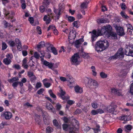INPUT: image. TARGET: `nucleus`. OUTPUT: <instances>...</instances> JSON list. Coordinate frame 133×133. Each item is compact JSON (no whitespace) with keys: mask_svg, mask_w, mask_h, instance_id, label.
I'll return each instance as SVG.
<instances>
[{"mask_svg":"<svg viewBox=\"0 0 133 133\" xmlns=\"http://www.w3.org/2000/svg\"><path fill=\"white\" fill-rule=\"evenodd\" d=\"M78 21H76L74 22L73 23V26L74 27H75L76 28H78L79 27V26L78 25Z\"/></svg>","mask_w":133,"mask_h":133,"instance_id":"obj_42","label":"nucleus"},{"mask_svg":"<svg viewBox=\"0 0 133 133\" xmlns=\"http://www.w3.org/2000/svg\"><path fill=\"white\" fill-rule=\"evenodd\" d=\"M18 84V81L16 82L13 83L12 84V86L14 87V88L15 89L17 87Z\"/></svg>","mask_w":133,"mask_h":133,"instance_id":"obj_55","label":"nucleus"},{"mask_svg":"<svg viewBox=\"0 0 133 133\" xmlns=\"http://www.w3.org/2000/svg\"><path fill=\"white\" fill-rule=\"evenodd\" d=\"M42 86V84L40 82H38L37 83L36 87L37 89H38L41 87Z\"/></svg>","mask_w":133,"mask_h":133,"instance_id":"obj_54","label":"nucleus"},{"mask_svg":"<svg viewBox=\"0 0 133 133\" xmlns=\"http://www.w3.org/2000/svg\"><path fill=\"white\" fill-rule=\"evenodd\" d=\"M60 80L63 82H65L66 81H68V80L65 77H60Z\"/></svg>","mask_w":133,"mask_h":133,"instance_id":"obj_58","label":"nucleus"},{"mask_svg":"<svg viewBox=\"0 0 133 133\" xmlns=\"http://www.w3.org/2000/svg\"><path fill=\"white\" fill-rule=\"evenodd\" d=\"M51 18L50 17H48L47 19L45 21L46 24H49L51 21Z\"/></svg>","mask_w":133,"mask_h":133,"instance_id":"obj_63","label":"nucleus"},{"mask_svg":"<svg viewBox=\"0 0 133 133\" xmlns=\"http://www.w3.org/2000/svg\"><path fill=\"white\" fill-rule=\"evenodd\" d=\"M75 103V101L72 100H69L67 101V103L69 105H72L74 104Z\"/></svg>","mask_w":133,"mask_h":133,"instance_id":"obj_51","label":"nucleus"},{"mask_svg":"<svg viewBox=\"0 0 133 133\" xmlns=\"http://www.w3.org/2000/svg\"><path fill=\"white\" fill-rule=\"evenodd\" d=\"M76 32L75 30H72L70 31L69 36V38L71 40H74L76 37Z\"/></svg>","mask_w":133,"mask_h":133,"instance_id":"obj_12","label":"nucleus"},{"mask_svg":"<svg viewBox=\"0 0 133 133\" xmlns=\"http://www.w3.org/2000/svg\"><path fill=\"white\" fill-rule=\"evenodd\" d=\"M125 51L127 55L133 57V48H131L130 49L127 48Z\"/></svg>","mask_w":133,"mask_h":133,"instance_id":"obj_18","label":"nucleus"},{"mask_svg":"<svg viewBox=\"0 0 133 133\" xmlns=\"http://www.w3.org/2000/svg\"><path fill=\"white\" fill-rule=\"evenodd\" d=\"M34 56L37 59H39L40 57L39 55L37 52H34Z\"/></svg>","mask_w":133,"mask_h":133,"instance_id":"obj_44","label":"nucleus"},{"mask_svg":"<svg viewBox=\"0 0 133 133\" xmlns=\"http://www.w3.org/2000/svg\"><path fill=\"white\" fill-rule=\"evenodd\" d=\"M89 33H91V38L92 42L95 41L98 36L104 34L103 27L101 30H100L99 28H98L97 31L95 29L93 30L92 31L89 32Z\"/></svg>","mask_w":133,"mask_h":133,"instance_id":"obj_2","label":"nucleus"},{"mask_svg":"<svg viewBox=\"0 0 133 133\" xmlns=\"http://www.w3.org/2000/svg\"><path fill=\"white\" fill-rule=\"evenodd\" d=\"M125 128L128 130L130 131L132 129V127L130 125H128L125 126Z\"/></svg>","mask_w":133,"mask_h":133,"instance_id":"obj_50","label":"nucleus"},{"mask_svg":"<svg viewBox=\"0 0 133 133\" xmlns=\"http://www.w3.org/2000/svg\"><path fill=\"white\" fill-rule=\"evenodd\" d=\"M81 112V110L80 109H77L75 112V114H77L80 113Z\"/></svg>","mask_w":133,"mask_h":133,"instance_id":"obj_61","label":"nucleus"},{"mask_svg":"<svg viewBox=\"0 0 133 133\" xmlns=\"http://www.w3.org/2000/svg\"><path fill=\"white\" fill-rule=\"evenodd\" d=\"M124 57V53L123 51L122 48H120L117 52L113 56H111L108 58L109 61L114 60L117 59H122Z\"/></svg>","mask_w":133,"mask_h":133,"instance_id":"obj_3","label":"nucleus"},{"mask_svg":"<svg viewBox=\"0 0 133 133\" xmlns=\"http://www.w3.org/2000/svg\"><path fill=\"white\" fill-rule=\"evenodd\" d=\"M61 9H54V11L56 14V17L57 19H59L60 15L61 14Z\"/></svg>","mask_w":133,"mask_h":133,"instance_id":"obj_20","label":"nucleus"},{"mask_svg":"<svg viewBox=\"0 0 133 133\" xmlns=\"http://www.w3.org/2000/svg\"><path fill=\"white\" fill-rule=\"evenodd\" d=\"M13 68L16 69L17 70H19L20 69L21 67L19 64H15L13 65Z\"/></svg>","mask_w":133,"mask_h":133,"instance_id":"obj_49","label":"nucleus"},{"mask_svg":"<svg viewBox=\"0 0 133 133\" xmlns=\"http://www.w3.org/2000/svg\"><path fill=\"white\" fill-rule=\"evenodd\" d=\"M37 31L39 34H42V31L41 27L39 26H37L36 28Z\"/></svg>","mask_w":133,"mask_h":133,"instance_id":"obj_43","label":"nucleus"},{"mask_svg":"<svg viewBox=\"0 0 133 133\" xmlns=\"http://www.w3.org/2000/svg\"><path fill=\"white\" fill-rule=\"evenodd\" d=\"M115 108L114 107L110 106V108L108 110L109 113L113 114L115 110Z\"/></svg>","mask_w":133,"mask_h":133,"instance_id":"obj_29","label":"nucleus"},{"mask_svg":"<svg viewBox=\"0 0 133 133\" xmlns=\"http://www.w3.org/2000/svg\"><path fill=\"white\" fill-rule=\"evenodd\" d=\"M44 90V89L41 88L37 91V94L38 95H40L43 92Z\"/></svg>","mask_w":133,"mask_h":133,"instance_id":"obj_56","label":"nucleus"},{"mask_svg":"<svg viewBox=\"0 0 133 133\" xmlns=\"http://www.w3.org/2000/svg\"><path fill=\"white\" fill-rule=\"evenodd\" d=\"M126 26L127 28L128 31L131 32L132 31H133V28L132 25L130 24H127Z\"/></svg>","mask_w":133,"mask_h":133,"instance_id":"obj_25","label":"nucleus"},{"mask_svg":"<svg viewBox=\"0 0 133 133\" xmlns=\"http://www.w3.org/2000/svg\"><path fill=\"white\" fill-rule=\"evenodd\" d=\"M54 63H50L47 61L44 60L43 62V64L46 66H48L49 68L51 69L53 67L54 68H57L58 67V64L56 63L54 65Z\"/></svg>","mask_w":133,"mask_h":133,"instance_id":"obj_7","label":"nucleus"},{"mask_svg":"<svg viewBox=\"0 0 133 133\" xmlns=\"http://www.w3.org/2000/svg\"><path fill=\"white\" fill-rule=\"evenodd\" d=\"M100 75L102 78H106L107 77V75L104 72H102L100 73Z\"/></svg>","mask_w":133,"mask_h":133,"instance_id":"obj_34","label":"nucleus"},{"mask_svg":"<svg viewBox=\"0 0 133 133\" xmlns=\"http://www.w3.org/2000/svg\"><path fill=\"white\" fill-rule=\"evenodd\" d=\"M130 91V92L133 95V83L131 84Z\"/></svg>","mask_w":133,"mask_h":133,"instance_id":"obj_48","label":"nucleus"},{"mask_svg":"<svg viewBox=\"0 0 133 133\" xmlns=\"http://www.w3.org/2000/svg\"><path fill=\"white\" fill-rule=\"evenodd\" d=\"M46 107L48 110H51L54 113H56L55 109L53 107L52 105L51 104L49 103L47 104L46 105Z\"/></svg>","mask_w":133,"mask_h":133,"instance_id":"obj_16","label":"nucleus"},{"mask_svg":"<svg viewBox=\"0 0 133 133\" xmlns=\"http://www.w3.org/2000/svg\"><path fill=\"white\" fill-rule=\"evenodd\" d=\"M116 30L117 34L119 36H121L125 34L123 28L116 25L114 26Z\"/></svg>","mask_w":133,"mask_h":133,"instance_id":"obj_6","label":"nucleus"},{"mask_svg":"<svg viewBox=\"0 0 133 133\" xmlns=\"http://www.w3.org/2000/svg\"><path fill=\"white\" fill-rule=\"evenodd\" d=\"M103 28L104 34L106 35V36L112 31V27L110 25L104 26Z\"/></svg>","mask_w":133,"mask_h":133,"instance_id":"obj_8","label":"nucleus"},{"mask_svg":"<svg viewBox=\"0 0 133 133\" xmlns=\"http://www.w3.org/2000/svg\"><path fill=\"white\" fill-rule=\"evenodd\" d=\"M79 55L81 56L84 58H87L89 56L88 54L85 52L81 54H79Z\"/></svg>","mask_w":133,"mask_h":133,"instance_id":"obj_39","label":"nucleus"},{"mask_svg":"<svg viewBox=\"0 0 133 133\" xmlns=\"http://www.w3.org/2000/svg\"><path fill=\"white\" fill-rule=\"evenodd\" d=\"M111 91L112 94L118 96H122L121 90L119 89L112 88L111 89Z\"/></svg>","mask_w":133,"mask_h":133,"instance_id":"obj_10","label":"nucleus"},{"mask_svg":"<svg viewBox=\"0 0 133 133\" xmlns=\"http://www.w3.org/2000/svg\"><path fill=\"white\" fill-rule=\"evenodd\" d=\"M108 46L109 43L107 40L98 41L95 46V49L99 53L105 50Z\"/></svg>","mask_w":133,"mask_h":133,"instance_id":"obj_1","label":"nucleus"},{"mask_svg":"<svg viewBox=\"0 0 133 133\" xmlns=\"http://www.w3.org/2000/svg\"><path fill=\"white\" fill-rule=\"evenodd\" d=\"M3 62L5 65H8L10 64L11 61L10 59L8 58H5L3 59Z\"/></svg>","mask_w":133,"mask_h":133,"instance_id":"obj_24","label":"nucleus"},{"mask_svg":"<svg viewBox=\"0 0 133 133\" xmlns=\"http://www.w3.org/2000/svg\"><path fill=\"white\" fill-rule=\"evenodd\" d=\"M50 2L48 0H44L43 2V5L42 6L43 8H48V6L49 5Z\"/></svg>","mask_w":133,"mask_h":133,"instance_id":"obj_23","label":"nucleus"},{"mask_svg":"<svg viewBox=\"0 0 133 133\" xmlns=\"http://www.w3.org/2000/svg\"><path fill=\"white\" fill-rule=\"evenodd\" d=\"M19 80V78L18 77H13L11 79H8V81L10 83L13 82L14 81H18Z\"/></svg>","mask_w":133,"mask_h":133,"instance_id":"obj_30","label":"nucleus"},{"mask_svg":"<svg viewBox=\"0 0 133 133\" xmlns=\"http://www.w3.org/2000/svg\"><path fill=\"white\" fill-rule=\"evenodd\" d=\"M53 129L51 127L49 126L47 127L46 129V133H51L53 131Z\"/></svg>","mask_w":133,"mask_h":133,"instance_id":"obj_31","label":"nucleus"},{"mask_svg":"<svg viewBox=\"0 0 133 133\" xmlns=\"http://www.w3.org/2000/svg\"><path fill=\"white\" fill-rule=\"evenodd\" d=\"M8 46L6 43L5 42H3L2 45V49L4 50H5L7 47Z\"/></svg>","mask_w":133,"mask_h":133,"instance_id":"obj_41","label":"nucleus"},{"mask_svg":"<svg viewBox=\"0 0 133 133\" xmlns=\"http://www.w3.org/2000/svg\"><path fill=\"white\" fill-rule=\"evenodd\" d=\"M91 114L93 115H96L98 114L97 110H92L91 112Z\"/></svg>","mask_w":133,"mask_h":133,"instance_id":"obj_52","label":"nucleus"},{"mask_svg":"<svg viewBox=\"0 0 133 133\" xmlns=\"http://www.w3.org/2000/svg\"><path fill=\"white\" fill-rule=\"evenodd\" d=\"M98 114H101L104 112V110L101 109H97Z\"/></svg>","mask_w":133,"mask_h":133,"instance_id":"obj_59","label":"nucleus"},{"mask_svg":"<svg viewBox=\"0 0 133 133\" xmlns=\"http://www.w3.org/2000/svg\"><path fill=\"white\" fill-rule=\"evenodd\" d=\"M69 125L66 124H64L62 125L63 129L65 131H67Z\"/></svg>","mask_w":133,"mask_h":133,"instance_id":"obj_38","label":"nucleus"},{"mask_svg":"<svg viewBox=\"0 0 133 133\" xmlns=\"http://www.w3.org/2000/svg\"><path fill=\"white\" fill-rule=\"evenodd\" d=\"M17 50L19 51H21L22 50V45L21 43H18L17 45Z\"/></svg>","mask_w":133,"mask_h":133,"instance_id":"obj_46","label":"nucleus"},{"mask_svg":"<svg viewBox=\"0 0 133 133\" xmlns=\"http://www.w3.org/2000/svg\"><path fill=\"white\" fill-rule=\"evenodd\" d=\"M36 78H37L36 76L35 75H34L31 77L30 78L31 81V82H34L36 80Z\"/></svg>","mask_w":133,"mask_h":133,"instance_id":"obj_60","label":"nucleus"},{"mask_svg":"<svg viewBox=\"0 0 133 133\" xmlns=\"http://www.w3.org/2000/svg\"><path fill=\"white\" fill-rule=\"evenodd\" d=\"M53 45L52 44H50L49 46L47 47L46 51L47 52H51L50 50L51 51V49L53 48Z\"/></svg>","mask_w":133,"mask_h":133,"instance_id":"obj_47","label":"nucleus"},{"mask_svg":"<svg viewBox=\"0 0 133 133\" xmlns=\"http://www.w3.org/2000/svg\"><path fill=\"white\" fill-rule=\"evenodd\" d=\"M45 42L44 41H41L39 42L38 45H37V48L38 49H40L41 48H43L45 46Z\"/></svg>","mask_w":133,"mask_h":133,"instance_id":"obj_22","label":"nucleus"},{"mask_svg":"<svg viewBox=\"0 0 133 133\" xmlns=\"http://www.w3.org/2000/svg\"><path fill=\"white\" fill-rule=\"evenodd\" d=\"M4 13L6 16H8L9 19L13 18L14 13L12 12H11L10 13V11L7 10L6 9H4Z\"/></svg>","mask_w":133,"mask_h":133,"instance_id":"obj_11","label":"nucleus"},{"mask_svg":"<svg viewBox=\"0 0 133 133\" xmlns=\"http://www.w3.org/2000/svg\"><path fill=\"white\" fill-rule=\"evenodd\" d=\"M48 92L50 95V96L54 98H55L56 99V95H55L52 92L51 90H49Z\"/></svg>","mask_w":133,"mask_h":133,"instance_id":"obj_32","label":"nucleus"},{"mask_svg":"<svg viewBox=\"0 0 133 133\" xmlns=\"http://www.w3.org/2000/svg\"><path fill=\"white\" fill-rule=\"evenodd\" d=\"M96 128H92V129L93 130L95 133H97L99 131H100L99 129L100 127L98 124H97L96 125Z\"/></svg>","mask_w":133,"mask_h":133,"instance_id":"obj_26","label":"nucleus"},{"mask_svg":"<svg viewBox=\"0 0 133 133\" xmlns=\"http://www.w3.org/2000/svg\"><path fill=\"white\" fill-rule=\"evenodd\" d=\"M28 20L30 22V23L31 24L33 23L34 21V18L32 17H30L28 19Z\"/></svg>","mask_w":133,"mask_h":133,"instance_id":"obj_57","label":"nucleus"},{"mask_svg":"<svg viewBox=\"0 0 133 133\" xmlns=\"http://www.w3.org/2000/svg\"><path fill=\"white\" fill-rule=\"evenodd\" d=\"M8 44L10 46L12 47H14L15 45V43L14 41L10 40L8 41Z\"/></svg>","mask_w":133,"mask_h":133,"instance_id":"obj_28","label":"nucleus"},{"mask_svg":"<svg viewBox=\"0 0 133 133\" xmlns=\"http://www.w3.org/2000/svg\"><path fill=\"white\" fill-rule=\"evenodd\" d=\"M120 14L125 19H128L129 17L124 12L122 11L120 12Z\"/></svg>","mask_w":133,"mask_h":133,"instance_id":"obj_27","label":"nucleus"},{"mask_svg":"<svg viewBox=\"0 0 133 133\" xmlns=\"http://www.w3.org/2000/svg\"><path fill=\"white\" fill-rule=\"evenodd\" d=\"M55 55H57L58 54L57 50L53 46V48L51 49V51Z\"/></svg>","mask_w":133,"mask_h":133,"instance_id":"obj_33","label":"nucleus"},{"mask_svg":"<svg viewBox=\"0 0 133 133\" xmlns=\"http://www.w3.org/2000/svg\"><path fill=\"white\" fill-rule=\"evenodd\" d=\"M1 117H3L6 120H9L12 117V113L9 111L4 112L1 114Z\"/></svg>","mask_w":133,"mask_h":133,"instance_id":"obj_9","label":"nucleus"},{"mask_svg":"<svg viewBox=\"0 0 133 133\" xmlns=\"http://www.w3.org/2000/svg\"><path fill=\"white\" fill-rule=\"evenodd\" d=\"M107 36L108 37H111L112 39H116L117 38V35L116 33L112 31L107 35Z\"/></svg>","mask_w":133,"mask_h":133,"instance_id":"obj_17","label":"nucleus"},{"mask_svg":"<svg viewBox=\"0 0 133 133\" xmlns=\"http://www.w3.org/2000/svg\"><path fill=\"white\" fill-rule=\"evenodd\" d=\"M22 55L24 56H26L28 54L27 51L26 50L22 51Z\"/></svg>","mask_w":133,"mask_h":133,"instance_id":"obj_64","label":"nucleus"},{"mask_svg":"<svg viewBox=\"0 0 133 133\" xmlns=\"http://www.w3.org/2000/svg\"><path fill=\"white\" fill-rule=\"evenodd\" d=\"M65 94V91H64L62 89H61L59 96L63 100H66L67 99L66 97L64 96Z\"/></svg>","mask_w":133,"mask_h":133,"instance_id":"obj_19","label":"nucleus"},{"mask_svg":"<svg viewBox=\"0 0 133 133\" xmlns=\"http://www.w3.org/2000/svg\"><path fill=\"white\" fill-rule=\"evenodd\" d=\"M74 89L75 92L77 93L81 94L83 92L82 88L78 85L75 86Z\"/></svg>","mask_w":133,"mask_h":133,"instance_id":"obj_15","label":"nucleus"},{"mask_svg":"<svg viewBox=\"0 0 133 133\" xmlns=\"http://www.w3.org/2000/svg\"><path fill=\"white\" fill-rule=\"evenodd\" d=\"M88 4V3L87 2H84L81 4V7L82 8H86L87 7V6Z\"/></svg>","mask_w":133,"mask_h":133,"instance_id":"obj_36","label":"nucleus"},{"mask_svg":"<svg viewBox=\"0 0 133 133\" xmlns=\"http://www.w3.org/2000/svg\"><path fill=\"white\" fill-rule=\"evenodd\" d=\"M55 108L57 110H59L61 108V105L59 103H57Z\"/></svg>","mask_w":133,"mask_h":133,"instance_id":"obj_37","label":"nucleus"},{"mask_svg":"<svg viewBox=\"0 0 133 133\" xmlns=\"http://www.w3.org/2000/svg\"><path fill=\"white\" fill-rule=\"evenodd\" d=\"M48 81V79L47 78H45L42 81L44 86L47 88L49 87L51 85V84L50 83L46 82Z\"/></svg>","mask_w":133,"mask_h":133,"instance_id":"obj_21","label":"nucleus"},{"mask_svg":"<svg viewBox=\"0 0 133 133\" xmlns=\"http://www.w3.org/2000/svg\"><path fill=\"white\" fill-rule=\"evenodd\" d=\"M53 123L55 127H57L58 125V123L57 120L55 119L53 121Z\"/></svg>","mask_w":133,"mask_h":133,"instance_id":"obj_45","label":"nucleus"},{"mask_svg":"<svg viewBox=\"0 0 133 133\" xmlns=\"http://www.w3.org/2000/svg\"><path fill=\"white\" fill-rule=\"evenodd\" d=\"M88 84L90 85H93L94 86L95 88H97L98 86L97 82L95 80H93L92 79H89L88 82Z\"/></svg>","mask_w":133,"mask_h":133,"instance_id":"obj_13","label":"nucleus"},{"mask_svg":"<svg viewBox=\"0 0 133 133\" xmlns=\"http://www.w3.org/2000/svg\"><path fill=\"white\" fill-rule=\"evenodd\" d=\"M92 107L94 109H96L98 106V104L96 102H94L91 103Z\"/></svg>","mask_w":133,"mask_h":133,"instance_id":"obj_35","label":"nucleus"},{"mask_svg":"<svg viewBox=\"0 0 133 133\" xmlns=\"http://www.w3.org/2000/svg\"><path fill=\"white\" fill-rule=\"evenodd\" d=\"M80 58L79 53L77 52L74 54L70 59V61L72 65L77 66L79 64L78 59Z\"/></svg>","mask_w":133,"mask_h":133,"instance_id":"obj_4","label":"nucleus"},{"mask_svg":"<svg viewBox=\"0 0 133 133\" xmlns=\"http://www.w3.org/2000/svg\"><path fill=\"white\" fill-rule=\"evenodd\" d=\"M84 41L83 38H80L79 39L76 40L75 42V46L76 48H78L79 47V45L82 43Z\"/></svg>","mask_w":133,"mask_h":133,"instance_id":"obj_14","label":"nucleus"},{"mask_svg":"<svg viewBox=\"0 0 133 133\" xmlns=\"http://www.w3.org/2000/svg\"><path fill=\"white\" fill-rule=\"evenodd\" d=\"M68 21L70 22H72L74 21L75 19V18L72 16H69L68 17Z\"/></svg>","mask_w":133,"mask_h":133,"instance_id":"obj_40","label":"nucleus"},{"mask_svg":"<svg viewBox=\"0 0 133 133\" xmlns=\"http://www.w3.org/2000/svg\"><path fill=\"white\" fill-rule=\"evenodd\" d=\"M4 26L5 28L8 27V23L5 20L3 21Z\"/></svg>","mask_w":133,"mask_h":133,"instance_id":"obj_53","label":"nucleus"},{"mask_svg":"<svg viewBox=\"0 0 133 133\" xmlns=\"http://www.w3.org/2000/svg\"><path fill=\"white\" fill-rule=\"evenodd\" d=\"M42 112V115L44 124L45 125H49L50 121V117L49 116L48 114L46 112L43 111Z\"/></svg>","mask_w":133,"mask_h":133,"instance_id":"obj_5","label":"nucleus"},{"mask_svg":"<svg viewBox=\"0 0 133 133\" xmlns=\"http://www.w3.org/2000/svg\"><path fill=\"white\" fill-rule=\"evenodd\" d=\"M120 119L122 120L126 121L127 120V117L125 116L124 115L121 116Z\"/></svg>","mask_w":133,"mask_h":133,"instance_id":"obj_62","label":"nucleus"}]
</instances>
